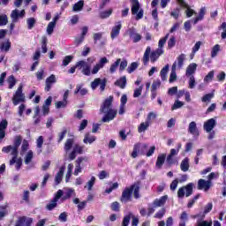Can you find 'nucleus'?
<instances>
[{"instance_id": "f257e3e1", "label": "nucleus", "mask_w": 226, "mask_h": 226, "mask_svg": "<svg viewBox=\"0 0 226 226\" xmlns=\"http://www.w3.org/2000/svg\"><path fill=\"white\" fill-rule=\"evenodd\" d=\"M112 102H114V96L110 95L101 105L100 112L101 114H104L102 119V123H110L117 116V110L112 109Z\"/></svg>"}, {"instance_id": "f03ea898", "label": "nucleus", "mask_w": 226, "mask_h": 226, "mask_svg": "<svg viewBox=\"0 0 226 226\" xmlns=\"http://www.w3.org/2000/svg\"><path fill=\"white\" fill-rule=\"evenodd\" d=\"M163 54V49H157L151 53V47H147L144 56H143V64L147 65V63H149V56H150V61L151 63H156L158 61V58L160 56Z\"/></svg>"}, {"instance_id": "7ed1b4c3", "label": "nucleus", "mask_w": 226, "mask_h": 226, "mask_svg": "<svg viewBox=\"0 0 226 226\" xmlns=\"http://www.w3.org/2000/svg\"><path fill=\"white\" fill-rule=\"evenodd\" d=\"M25 15H26V10H21V11L19 12V10L15 9L11 11V23L9 26V29L11 33H12L13 29H15V24L19 22V19H24Z\"/></svg>"}, {"instance_id": "20e7f679", "label": "nucleus", "mask_w": 226, "mask_h": 226, "mask_svg": "<svg viewBox=\"0 0 226 226\" xmlns=\"http://www.w3.org/2000/svg\"><path fill=\"white\" fill-rule=\"evenodd\" d=\"M22 89H24V85L20 84L12 96V103L15 106L26 102V94L22 93Z\"/></svg>"}, {"instance_id": "39448f33", "label": "nucleus", "mask_w": 226, "mask_h": 226, "mask_svg": "<svg viewBox=\"0 0 226 226\" xmlns=\"http://www.w3.org/2000/svg\"><path fill=\"white\" fill-rule=\"evenodd\" d=\"M132 8L131 11L133 15H136V20H140L144 17V10L140 9V3L139 0H131Z\"/></svg>"}, {"instance_id": "423d86ee", "label": "nucleus", "mask_w": 226, "mask_h": 226, "mask_svg": "<svg viewBox=\"0 0 226 226\" xmlns=\"http://www.w3.org/2000/svg\"><path fill=\"white\" fill-rule=\"evenodd\" d=\"M193 193V184L189 183L187 185L180 187L177 191L178 199H185V197H190Z\"/></svg>"}, {"instance_id": "0eeeda50", "label": "nucleus", "mask_w": 226, "mask_h": 226, "mask_svg": "<svg viewBox=\"0 0 226 226\" xmlns=\"http://www.w3.org/2000/svg\"><path fill=\"white\" fill-rule=\"evenodd\" d=\"M2 152L6 154L11 153L12 159L10 161V165H14L15 162H17V157L19 156V148L10 145L4 147Z\"/></svg>"}, {"instance_id": "6e6552de", "label": "nucleus", "mask_w": 226, "mask_h": 226, "mask_svg": "<svg viewBox=\"0 0 226 226\" xmlns=\"http://www.w3.org/2000/svg\"><path fill=\"white\" fill-rule=\"evenodd\" d=\"M181 147H182L181 143H178L177 145V149L175 148L170 149V154L166 158V162L167 163H169V165H173V163H176V162H174V157L177 156L181 149Z\"/></svg>"}, {"instance_id": "1a4fd4ad", "label": "nucleus", "mask_w": 226, "mask_h": 226, "mask_svg": "<svg viewBox=\"0 0 226 226\" xmlns=\"http://www.w3.org/2000/svg\"><path fill=\"white\" fill-rule=\"evenodd\" d=\"M216 128V119L215 118H210L204 122L203 124V129L207 133H211L213 130Z\"/></svg>"}, {"instance_id": "9d476101", "label": "nucleus", "mask_w": 226, "mask_h": 226, "mask_svg": "<svg viewBox=\"0 0 226 226\" xmlns=\"http://www.w3.org/2000/svg\"><path fill=\"white\" fill-rule=\"evenodd\" d=\"M129 37L132 39L133 43H139L142 40V35L137 32L135 28H129L127 31Z\"/></svg>"}, {"instance_id": "9b49d317", "label": "nucleus", "mask_w": 226, "mask_h": 226, "mask_svg": "<svg viewBox=\"0 0 226 226\" xmlns=\"http://www.w3.org/2000/svg\"><path fill=\"white\" fill-rule=\"evenodd\" d=\"M123 27V25L121 21H117L115 23V26L111 28L110 32V37L112 40H116L117 36H119V33H121V28Z\"/></svg>"}, {"instance_id": "f8f14e48", "label": "nucleus", "mask_w": 226, "mask_h": 226, "mask_svg": "<svg viewBox=\"0 0 226 226\" xmlns=\"http://www.w3.org/2000/svg\"><path fill=\"white\" fill-rule=\"evenodd\" d=\"M188 132L194 137V139H198L199 135H200V132L199 131V128H197V123L193 121L189 124Z\"/></svg>"}, {"instance_id": "ddd939ff", "label": "nucleus", "mask_w": 226, "mask_h": 226, "mask_svg": "<svg viewBox=\"0 0 226 226\" xmlns=\"http://www.w3.org/2000/svg\"><path fill=\"white\" fill-rule=\"evenodd\" d=\"M177 1H178V4H180V6H182V8H186V10H185L186 17H188V18L192 17L193 14L195 13V11H193V9L190 8V5H188V4H186V2H185V0H177Z\"/></svg>"}, {"instance_id": "4468645a", "label": "nucleus", "mask_w": 226, "mask_h": 226, "mask_svg": "<svg viewBox=\"0 0 226 226\" xmlns=\"http://www.w3.org/2000/svg\"><path fill=\"white\" fill-rule=\"evenodd\" d=\"M132 200V189L131 187L125 188V190L122 192L121 202L126 204V202H130Z\"/></svg>"}, {"instance_id": "2eb2a0df", "label": "nucleus", "mask_w": 226, "mask_h": 226, "mask_svg": "<svg viewBox=\"0 0 226 226\" xmlns=\"http://www.w3.org/2000/svg\"><path fill=\"white\" fill-rule=\"evenodd\" d=\"M198 188L199 190H204L205 192H207L209 188H211V181L205 180V179H200L198 181Z\"/></svg>"}, {"instance_id": "dca6fc26", "label": "nucleus", "mask_w": 226, "mask_h": 226, "mask_svg": "<svg viewBox=\"0 0 226 226\" xmlns=\"http://www.w3.org/2000/svg\"><path fill=\"white\" fill-rule=\"evenodd\" d=\"M56 82H57V80L56 79V75L51 74L49 78L46 79V87L44 88L45 91L49 93V91L52 89V84H56Z\"/></svg>"}, {"instance_id": "f3484780", "label": "nucleus", "mask_w": 226, "mask_h": 226, "mask_svg": "<svg viewBox=\"0 0 226 226\" xmlns=\"http://www.w3.org/2000/svg\"><path fill=\"white\" fill-rule=\"evenodd\" d=\"M33 223V219L26 217H19L16 222L15 226H31Z\"/></svg>"}, {"instance_id": "a211bd4d", "label": "nucleus", "mask_w": 226, "mask_h": 226, "mask_svg": "<svg viewBox=\"0 0 226 226\" xmlns=\"http://www.w3.org/2000/svg\"><path fill=\"white\" fill-rule=\"evenodd\" d=\"M168 199H169L168 195H164L160 199H155L153 202L154 207H162V206H165V203L167 202Z\"/></svg>"}, {"instance_id": "6ab92c4d", "label": "nucleus", "mask_w": 226, "mask_h": 226, "mask_svg": "<svg viewBox=\"0 0 226 226\" xmlns=\"http://www.w3.org/2000/svg\"><path fill=\"white\" fill-rule=\"evenodd\" d=\"M8 128V120L3 119L0 122V139L6 137L5 130Z\"/></svg>"}, {"instance_id": "aec40b11", "label": "nucleus", "mask_w": 226, "mask_h": 226, "mask_svg": "<svg viewBox=\"0 0 226 226\" xmlns=\"http://www.w3.org/2000/svg\"><path fill=\"white\" fill-rule=\"evenodd\" d=\"M177 68V63L174 62V64H172V67H171V72H170V79H169V82L170 84H172V82H176V80L177 79V74H176Z\"/></svg>"}, {"instance_id": "412c9836", "label": "nucleus", "mask_w": 226, "mask_h": 226, "mask_svg": "<svg viewBox=\"0 0 226 226\" xmlns=\"http://www.w3.org/2000/svg\"><path fill=\"white\" fill-rule=\"evenodd\" d=\"M195 72H197V64L192 63L186 68V77H193Z\"/></svg>"}, {"instance_id": "4be33fe9", "label": "nucleus", "mask_w": 226, "mask_h": 226, "mask_svg": "<svg viewBox=\"0 0 226 226\" xmlns=\"http://www.w3.org/2000/svg\"><path fill=\"white\" fill-rule=\"evenodd\" d=\"M63 176H64V167L62 166L55 177V185H56L61 184V182L63 181Z\"/></svg>"}, {"instance_id": "5701e85b", "label": "nucleus", "mask_w": 226, "mask_h": 226, "mask_svg": "<svg viewBox=\"0 0 226 226\" xmlns=\"http://www.w3.org/2000/svg\"><path fill=\"white\" fill-rule=\"evenodd\" d=\"M167 158V155L165 154H161L157 157V161L155 162V167L157 169H162L163 167V163H165V159Z\"/></svg>"}, {"instance_id": "b1692460", "label": "nucleus", "mask_w": 226, "mask_h": 226, "mask_svg": "<svg viewBox=\"0 0 226 226\" xmlns=\"http://www.w3.org/2000/svg\"><path fill=\"white\" fill-rule=\"evenodd\" d=\"M180 169L182 172H188L190 169V159L185 157L180 163Z\"/></svg>"}, {"instance_id": "393cba45", "label": "nucleus", "mask_w": 226, "mask_h": 226, "mask_svg": "<svg viewBox=\"0 0 226 226\" xmlns=\"http://www.w3.org/2000/svg\"><path fill=\"white\" fill-rule=\"evenodd\" d=\"M100 70H102V69H101L100 65L97 64L93 67L92 71L89 69V66H87L86 67V75H87V76L96 75V73H98L100 72Z\"/></svg>"}, {"instance_id": "a878e982", "label": "nucleus", "mask_w": 226, "mask_h": 226, "mask_svg": "<svg viewBox=\"0 0 226 226\" xmlns=\"http://www.w3.org/2000/svg\"><path fill=\"white\" fill-rule=\"evenodd\" d=\"M121 64V58H117L116 62L111 64L109 67V73L112 75L117 72V68H119V64Z\"/></svg>"}, {"instance_id": "bb28decb", "label": "nucleus", "mask_w": 226, "mask_h": 226, "mask_svg": "<svg viewBox=\"0 0 226 226\" xmlns=\"http://www.w3.org/2000/svg\"><path fill=\"white\" fill-rule=\"evenodd\" d=\"M115 86H117V87H120V89H124V87H126V76H123L118 79L115 82Z\"/></svg>"}, {"instance_id": "cd10ccee", "label": "nucleus", "mask_w": 226, "mask_h": 226, "mask_svg": "<svg viewBox=\"0 0 226 226\" xmlns=\"http://www.w3.org/2000/svg\"><path fill=\"white\" fill-rule=\"evenodd\" d=\"M186 59V55L181 54L177 58V66L178 70H181L183 68V64H185V60Z\"/></svg>"}, {"instance_id": "c85d7f7f", "label": "nucleus", "mask_w": 226, "mask_h": 226, "mask_svg": "<svg viewBox=\"0 0 226 226\" xmlns=\"http://www.w3.org/2000/svg\"><path fill=\"white\" fill-rule=\"evenodd\" d=\"M10 49H11V42H10V41L0 43L1 52H8L10 50Z\"/></svg>"}, {"instance_id": "c756f323", "label": "nucleus", "mask_w": 226, "mask_h": 226, "mask_svg": "<svg viewBox=\"0 0 226 226\" xmlns=\"http://www.w3.org/2000/svg\"><path fill=\"white\" fill-rule=\"evenodd\" d=\"M149 124H151L149 121H146V122L141 123L138 126L139 133H144V132H146V130H147L149 128Z\"/></svg>"}, {"instance_id": "7c9ffc66", "label": "nucleus", "mask_w": 226, "mask_h": 226, "mask_svg": "<svg viewBox=\"0 0 226 226\" xmlns=\"http://www.w3.org/2000/svg\"><path fill=\"white\" fill-rule=\"evenodd\" d=\"M132 193L134 195V199H139L140 193L139 192L140 191V187L139 185H133L131 186Z\"/></svg>"}, {"instance_id": "2f4dec72", "label": "nucleus", "mask_w": 226, "mask_h": 226, "mask_svg": "<svg viewBox=\"0 0 226 226\" xmlns=\"http://www.w3.org/2000/svg\"><path fill=\"white\" fill-rule=\"evenodd\" d=\"M169 68H170V65L168 64L161 70L160 75L162 80L163 81L167 80V73H169Z\"/></svg>"}, {"instance_id": "473e14b6", "label": "nucleus", "mask_w": 226, "mask_h": 226, "mask_svg": "<svg viewBox=\"0 0 226 226\" xmlns=\"http://www.w3.org/2000/svg\"><path fill=\"white\" fill-rule=\"evenodd\" d=\"M204 15H206V7H202L200 10V14L194 19L193 23L198 24L200 20H202V19H204Z\"/></svg>"}, {"instance_id": "72a5a7b5", "label": "nucleus", "mask_w": 226, "mask_h": 226, "mask_svg": "<svg viewBox=\"0 0 226 226\" xmlns=\"http://www.w3.org/2000/svg\"><path fill=\"white\" fill-rule=\"evenodd\" d=\"M200 45H202V41H199L192 47V55H191L192 59H193V56H195V54H197V52L200 50Z\"/></svg>"}, {"instance_id": "f704fd0d", "label": "nucleus", "mask_w": 226, "mask_h": 226, "mask_svg": "<svg viewBox=\"0 0 226 226\" xmlns=\"http://www.w3.org/2000/svg\"><path fill=\"white\" fill-rule=\"evenodd\" d=\"M186 222H188V213L183 212L180 215L179 226H186Z\"/></svg>"}, {"instance_id": "c9c22d12", "label": "nucleus", "mask_w": 226, "mask_h": 226, "mask_svg": "<svg viewBox=\"0 0 226 226\" xmlns=\"http://www.w3.org/2000/svg\"><path fill=\"white\" fill-rule=\"evenodd\" d=\"M74 94H80V96H85L86 89L84 88V85H77Z\"/></svg>"}, {"instance_id": "e433bc0d", "label": "nucleus", "mask_w": 226, "mask_h": 226, "mask_svg": "<svg viewBox=\"0 0 226 226\" xmlns=\"http://www.w3.org/2000/svg\"><path fill=\"white\" fill-rule=\"evenodd\" d=\"M83 8H84V0H81L73 4L72 11H81Z\"/></svg>"}, {"instance_id": "4c0bfd02", "label": "nucleus", "mask_w": 226, "mask_h": 226, "mask_svg": "<svg viewBox=\"0 0 226 226\" xmlns=\"http://www.w3.org/2000/svg\"><path fill=\"white\" fill-rule=\"evenodd\" d=\"M26 26H27V29L31 30L34 27V26H36V19L34 18H28L26 19Z\"/></svg>"}, {"instance_id": "58836bf2", "label": "nucleus", "mask_w": 226, "mask_h": 226, "mask_svg": "<svg viewBox=\"0 0 226 226\" xmlns=\"http://www.w3.org/2000/svg\"><path fill=\"white\" fill-rule=\"evenodd\" d=\"M94 183H96V177H91L90 179L87 183V188L88 192H91L93 190V186H94Z\"/></svg>"}, {"instance_id": "ea45409f", "label": "nucleus", "mask_w": 226, "mask_h": 226, "mask_svg": "<svg viewBox=\"0 0 226 226\" xmlns=\"http://www.w3.org/2000/svg\"><path fill=\"white\" fill-rule=\"evenodd\" d=\"M76 68L81 70L83 75H86V61L82 60L76 64Z\"/></svg>"}, {"instance_id": "a19ab883", "label": "nucleus", "mask_w": 226, "mask_h": 226, "mask_svg": "<svg viewBox=\"0 0 226 226\" xmlns=\"http://www.w3.org/2000/svg\"><path fill=\"white\" fill-rule=\"evenodd\" d=\"M36 144H37V147H38L37 154H41V153H42L41 147L43 146V136H40L37 139Z\"/></svg>"}, {"instance_id": "79ce46f5", "label": "nucleus", "mask_w": 226, "mask_h": 226, "mask_svg": "<svg viewBox=\"0 0 226 226\" xmlns=\"http://www.w3.org/2000/svg\"><path fill=\"white\" fill-rule=\"evenodd\" d=\"M56 28V21H51L49 23L48 26H47V34H49L50 36V34H52V33H54V29Z\"/></svg>"}, {"instance_id": "37998d69", "label": "nucleus", "mask_w": 226, "mask_h": 226, "mask_svg": "<svg viewBox=\"0 0 226 226\" xmlns=\"http://www.w3.org/2000/svg\"><path fill=\"white\" fill-rule=\"evenodd\" d=\"M7 82L9 84V89H13V87H15V84H17V79H15L13 75H11L8 78Z\"/></svg>"}, {"instance_id": "c03bdc74", "label": "nucleus", "mask_w": 226, "mask_h": 226, "mask_svg": "<svg viewBox=\"0 0 226 226\" xmlns=\"http://www.w3.org/2000/svg\"><path fill=\"white\" fill-rule=\"evenodd\" d=\"M7 208H8V205L0 207V220H3V218H4L6 215H8Z\"/></svg>"}, {"instance_id": "a18cd8bd", "label": "nucleus", "mask_w": 226, "mask_h": 226, "mask_svg": "<svg viewBox=\"0 0 226 226\" xmlns=\"http://www.w3.org/2000/svg\"><path fill=\"white\" fill-rule=\"evenodd\" d=\"M112 9H109L100 12V17L101 19H109V17H110V15H112Z\"/></svg>"}, {"instance_id": "49530a36", "label": "nucleus", "mask_w": 226, "mask_h": 226, "mask_svg": "<svg viewBox=\"0 0 226 226\" xmlns=\"http://www.w3.org/2000/svg\"><path fill=\"white\" fill-rule=\"evenodd\" d=\"M196 226H213V221L197 220Z\"/></svg>"}, {"instance_id": "de8ad7c7", "label": "nucleus", "mask_w": 226, "mask_h": 226, "mask_svg": "<svg viewBox=\"0 0 226 226\" xmlns=\"http://www.w3.org/2000/svg\"><path fill=\"white\" fill-rule=\"evenodd\" d=\"M33 156H34L33 151L29 150L25 157L26 165H29V163H31V162H33Z\"/></svg>"}, {"instance_id": "09e8293b", "label": "nucleus", "mask_w": 226, "mask_h": 226, "mask_svg": "<svg viewBox=\"0 0 226 226\" xmlns=\"http://www.w3.org/2000/svg\"><path fill=\"white\" fill-rule=\"evenodd\" d=\"M55 207H57V201L56 200H52L47 206L46 209L48 211H52V209H55Z\"/></svg>"}, {"instance_id": "8fccbe9b", "label": "nucleus", "mask_w": 226, "mask_h": 226, "mask_svg": "<svg viewBox=\"0 0 226 226\" xmlns=\"http://www.w3.org/2000/svg\"><path fill=\"white\" fill-rule=\"evenodd\" d=\"M220 52V45L216 44L212 48L211 50V57H216L218 56V53Z\"/></svg>"}, {"instance_id": "3c124183", "label": "nucleus", "mask_w": 226, "mask_h": 226, "mask_svg": "<svg viewBox=\"0 0 226 226\" xmlns=\"http://www.w3.org/2000/svg\"><path fill=\"white\" fill-rule=\"evenodd\" d=\"M189 89H194L195 86L197 85V82L195 81V76H189Z\"/></svg>"}, {"instance_id": "603ef678", "label": "nucleus", "mask_w": 226, "mask_h": 226, "mask_svg": "<svg viewBox=\"0 0 226 226\" xmlns=\"http://www.w3.org/2000/svg\"><path fill=\"white\" fill-rule=\"evenodd\" d=\"M86 35V27H83L82 34L80 37L75 39V45H80L84 41V36Z\"/></svg>"}, {"instance_id": "864d4df0", "label": "nucleus", "mask_w": 226, "mask_h": 226, "mask_svg": "<svg viewBox=\"0 0 226 226\" xmlns=\"http://www.w3.org/2000/svg\"><path fill=\"white\" fill-rule=\"evenodd\" d=\"M41 49H42V53L47 54V36H42L41 37Z\"/></svg>"}, {"instance_id": "5fc2aeb1", "label": "nucleus", "mask_w": 226, "mask_h": 226, "mask_svg": "<svg viewBox=\"0 0 226 226\" xmlns=\"http://www.w3.org/2000/svg\"><path fill=\"white\" fill-rule=\"evenodd\" d=\"M56 109H64L68 105V101L63 100L55 103Z\"/></svg>"}, {"instance_id": "6e6d98bb", "label": "nucleus", "mask_w": 226, "mask_h": 226, "mask_svg": "<svg viewBox=\"0 0 226 226\" xmlns=\"http://www.w3.org/2000/svg\"><path fill=\"white\" fill-rule=\"evenodd\" d=\"M215 78V71H210L207 75L204 78V82L207 84V82H211Z\"/></svg>"}, {"instance_id": "4d7b16f0", "label": "nucleus", "mask_w": 226, "mask_h": 226, "mask_svg": "<svg viewBox=\"0 0 226 226\" xmlns=\"http://www.w3.org/2000/svg\"><path fill=\"white\" fill-rule=\"evenodd\" d=\"M21 144H22V137L16 136L14 139V144L12 145V147L19 149V147H20Z\"/></svg>"}, {"instance_id": "13d9d810", "label": "nucleus", "mask_w": 226, "mask_h": 226, "mask_svg": "<svg viewBox=\"0 0 226 226\" xmlns=\"http://www.w3.org/2000/svg\"><path fill=\"white\" fill-rule=\"evenodd\" d=\"M130 220H132V213H129V215H125L122 222V226H128L130 225Z\"/></svg>"}, {"instance_id": "bf43d9fd", "label": "nucleus", "mask_w": 226, "mask_h": 226, "mask_svg": "<svg viewBox=\"0 0 226 226\" xmlns=\"http://www.w3.org/2000/svg\"><path fill=\"white\" fill-rule=\"evenodd\" d=\"M127 66H128V61L126 59H124L121 61V59H120L119 72H124V70H126Z\"/></svg>"}, {"instance_id": "052dcab7", "label": "nucleus", "mask_w": 226, "mask_h": 226, "mask_svg": "<svg viewBox=\"0 0 226 226\" xmlns=\"http://www.w3.org/2000/svg\"><path fill=\"white\" fill-rule=\"evenodd\" d=\"M167 40H169V34H167L165 37H162V39H160L158 43V49H163V45L167 43Z\"/></svg>"}, {"instance_id": "680f3d73", "label": "nucleus", "mask_w": 226, "mask_h": 226, "mask_svg": "<svg viewBox=\"0 0 226 226\" xmlns=\"http://www.w3.org/2000/svg\"><path fill=\"white\" fill-rule=\"evenodd\" d=\"M142 89H144V86L142 85L136 88L133 93V98H139L142 94Z\"/></svg>"}, {"instance_id": "e2e57ef3", "label": "nucleus", "mask_w": 226, "mask_h": 226, "mask_svg": "<svg viewBox=\"0 0 226 226\" xmlns=\"http://www.w3.org/2000/svg\"><path fill=\"white\" fill-rule=\"evenodd\" d=\"M8 24V16L6 14H0V26Z\"/></svg>"}, {"instance_id": "0e129e2a", "label": "nucleus", "mask_w": 226, "mask_h": 226, "mask_svg": "<svg viewBox=\"0 0 226 226\" xmlns=\"http://www.w3.org/2000/svg\"><path fill=\"white\" fill-rule=\"evenodd\" d=\"M108 63H109V58L104 56L99 60V63L97 64L99 65L100 69L102 70V68H104L105 64H107Z\"/></svg>"}, {"instance_id": "69168bd1", "label": "nucleus", "mask_w": 226, "mask_h": 226, "mask_svg": "<svg viewBox=\"0 0 226 226\" xmlns=\"http://www.w3.org/2000/svg\"><path fill=\"white\" fill-rule=\"evenodd\" d=\"M72 147H73V139H68L65 142L64 149H65V151H70V149H72Z\"/></svg>"}, {"instance_id": "338daca9", "label": "nucleus", "mask_w": 226, "mask_h": 226, "mask_svg": "<svg viewBox=\"0 0 226 226\" xmlns=\"http://www.w3.org/2000/svg\"><path fill=\"white\" fill-rule=\"evenodd\" d=\"M160 86H162V81L160 79H156L152 84L151 91H156V89H159Z\"/></svg>"}, {"instance_id": "774afa93", "label": "nucleus", "mask_w": 226, "mask_h": 226, "mask_svg": "<svg viewBox=\"0 0 226 226\" xmlns=\"http://www.w3.org/2000/svg\"><path fill=\"white\" fill-rule=\"evenodd\" d=\"M165 213H166L165 208H162L161 210H159V211L154 215V218H158L159 220H162V218L163 216H165Z\"/></svg>"}]
</instances>
